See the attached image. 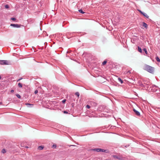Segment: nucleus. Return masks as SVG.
Here are the masks:
<instances>
[{"label": "nucleus", "instance_id": "20e7f679", "mask_svg": "<svg viewBox=\"0 0 160 160\" xmlns=\"http://www.w3.org/2000/svg\"><path fill=\"white\" fill-rule=\"evenodd\" d=\"M10 26L14 28H19L21 27V25L17 24H11Z\"/></svg>", "mask_w": 160, "mask_h": 160}, {"label": "nucleus", "instance_id": "2eb2a0df", "mask_svg": "<svg viewBox=\"0 0 160 160\" xmlns=\"http://www.w3.org/2000/svg\"><path fill=\"white\" fill-rule=\"evenodd\" d=\"M18 86L19 88H21L22 87V84L20 83H19L18 84Z\"/></svg>", "mask_w": 160, "mask_h": 160}, {"label": "nucleus", "instance_id": "4468645a", "mask_svg": "<svg viewBox=\"0 0 160 160\" xmlns=\"http://www.w3.org/2000/svg\"><path fill=\"white\" fill-rule=\"evenodd\" d=\"M118 81H119V82H121V83H122L123 82V81L122 80V79L120 78H118Z\"/></svg>", "mask_w": 160, "mask_h": 160}, {"label": "nucleus", "instance_id": "412c9836", "mask_svg": "<svg viewBox=\"0 0 160 160\" xmlns=\"http://www.w3.org/2000/svg\"><path fill=\"white\" fill-rule=\"evenodd\" d=\"M75 94L76 95H77L78 97H79V93L78 92H76L75 93Z\"/></svg>", "mask_w": 160, "mask_h": 160}, {"label": "nucleus", "instance_id": "6ab92c4d", "mask_svg": "<svg viewBox=\"0 0 160 160\" xmlns=\"http://www.w3.org/2000/svg\"><path fill=\"white\" fill-rule=\"evenodd\" d=\"M16 96L18 98H21V96H20V95L19 94H16Z\"/></svg>", "mask_w": 160, "mask_h": 160}, {"label": "nucleus", "instance_id": "72a5a7b5", "mask_svg": "<svg viewBox=\"0 0 160 160\" xmlns=\"http://www.w3.org/2000/svg\"><path fill=\"white\" fill-rule=\"evenodd\" d=\"M2 104V102H0V104Z\"/></svg>", "mask_w": 160, "mask_h": 160}, {"label": "nucleus", "instance_id": "473e14b6", "mask_svg": "<svg viewBox=\"0 0 160 160\" xmlns=\"http://www.w3.org/2000/svg\"><path fill=\"white\" fill-rule=\"evenodd\" d=\"M128 146H129V145H128V146H125V147L127 148V147H128Z\"/></svg>", "mask_w": 160, "mask_h": 160}, {"label": "nucleus", "instance_id": "6e6552de", "mask_svg": "<svg viewBox=\"0 0 160 160\" xmlns=\"http://www.w3.org/2000/svg\"><path fill=\"white\" fill-rule=\"evenodd\" d=\"M143 51H144L146 54V55H146L147 56H148V52L147 51V49L145 48H144L143 49Z\"/></svg>", "mask_w": 160, "mask_h": 160}, {"label": "nucleus", "instance_id": "0eeeda50", "mask_svg": "<svg viewBox=\"0 0 160 160\" xmlns=\"http://www.w3.org/2000/svg\"><path fill=\"white\" fill-rule=\"evenodd\" d=\"M113 157L115 158L118 160H121L122 159V158L120 156H119L116 155H113Z\"/></svg>", "mask_w": 160, "mask_h": 160}, {"label": "nucleus", "instance_id": "5701e85b", "mask_svg": "<svg viewBox=\"0 0 160 160\" xmlns=\"http://www.w3.org/2000/svg\"><path fill=\"white\" fill-rule=\"evenodd\" d=\"M5 8H6L8 9L9 8V7L8 5H6L5 6Z\"/></svg>", "mask_w": 160, "mask_h": 160}, {"label": "nucleus", "instance_id": "ddd939ff", "mask_svg": "<svg viewBox=\"0 0 160 160\" xmlns=\"http://www.w3.org/2000/svg\"><path fill=\"white\" fill-rule=\"evenodd\" d=\"M138 51L141 53L142 52L141 48L139 47H138Z\"/></svg>", "mask_w": 160, "mask_h": 160}, {"label": "nucleus", "instance_id": "a211bd4d", "mask_svg": "<svg viewBox=\"0 0 160 160\" xmlns=\"http://www.w3.org/2000/svg\"><path fill=\"white\" fill-rule=\"evenodd\" d=\"M57 147L56 145L55 144H54L52 146V148H56Z\"/></svg>", "mask_w": 160, "mask_h": 160}, {"label": "nucleus", "instance_id": "39448f33", "mask_svg": "<svg viewBox=\"0 0 160 160\" xmlns=\"http://www.w3.org/2000/svg\"><path fill=\"white\" fill-rule=\"evenodd\" d=\"M157 88H158L155 85L152 86L151 90L153 92H156L157 89Z\"/></svg>", "mask_w": 160, "mask_h": 160}, {"label": "nucleus", "instance_id": "7c9ffc66", "mask_svg": "<svg viewBox=\"0 0 160 160\" xmlns=\"http://www.w3.org/2000/svg\"><path fill=\"white\" fill-rule=\"evenodd\" d=\"M130 73H131V72H130V71H128V72H127V73H128H128L130 74Z\"/></svg>", "mask_w": 160, "mask_h": 160}, {"label": "nucleus", "instance_id": "4be33fe9", "mask_svg": "<svg viewBox=\"0 0 160 160\" xmlns=\"http://www.w3.org/2000/svg\"><path fill=\"white\" fill-rule=\"evenodd\" d=\"M107 62V61L105 60L102 63V64L103 65H104L106 64V63Z\"/></svg>", "mask_w": 160, "mask_h": 160}, {"label": "nucleus", "instance_id": "cd10ccee", "mask_svg": "<svg viewBox=\"0 0 160 160\" xmlns=\"http://www.w3.org/2000/svg\"><path fill=\"white\" fill-rule=\"evenodd\" d=\"M38 90H36L35 91V92H34V93H35V94H37V93H38Z\"/></svg>", "mask_w": 160, "mask_h": 160}, {"label": "nucleus", "instance_id": "c85d7f7f", "mask_svg": "<svg viewBox=\"0 0 160 160\" xmlns=\"http://www.w3.org/2000/svg\"><path fill=\"white\" fill-rule=\"evenodd\" d=\"M138 11L141 14H143V12H142L141 10H139Z\"/></svg>", "mask_w": 160, "mask_h": 160}, {"label": "nucleus", "instance_id": "423d86ee", "mask_svg": "<svg viewBox=\"0 0 160 160\" xmlns=\"http://www.w3.org/2000/svg\"><path fill=\"white\" fill-rule=\"evenodd\" d=\"M133 110L136 115L138 116L140 115V112L136 110L135 109L133 108Z\"/></svg>", "mask_w": 160, "mask_h": 160}, {"label": "nucleus", "instance_id": "b1692460", "mask_svg": "<svg viewBox=\"0 0 160 160\" xmlns=\"http://www.w3.org/2000/svg\"><path fill=\"white\" fill-rule=\"evenodd\" d=\"M11 19L12 21H15L16 19L14 18H11Z\"/></svg>", "mask_w": 160, "mask_h": 160}, {"label": "nucleus", "instance_id": "dca6fc26", "mask_svg": "<svg viewBox=\"0 0 160 160\" xmlns=\"http://www.w3.org/2000/svg\"><path fill=\"white\" fill-rule=\"evenodd\" d=\"M3 153H4L6 152V151L5 149H3L1 151Z\"/></svg>", "mask_w": 160, "mask_h": 160}, {"label": "nucleus", "instance_id": "9b49d317", "mask_svg": "<svg viewBox=\"0 0 160 160\" xmlns=\"http://www.w3.org/2000/svg\"><path fill=\"white\" fill-rule=\"evenodd\" d=\"M143 14H142L144 17H146L147 18H149V16L146 13L143 12Z\"/></svg>", "mask_w": 160, "mask_h": 160}, {"label": "nucleus", "instance_id": "9d476101", "mask_svg": "<svg viewBox=\"0 0 160 160\" xmlns=\"http://www.w3.org/2000/svg\"><path fill=\"white\" fill-rule=\"evenodd\" d=\"M145 28H148V25L147 24L145 23V22H143V25H142Z\"/></svg>", "mask_w": 160, "mask_h": 160}, {"label": "nucleus", "instance_id": "f8f14e48", "mask_svg": "<svg viewBox=\"0 0 160 160\" xmlns=\"http://www.w3.org/2000/svg\"><path fill=\"white\" fill-rule=\"evenodd\" d=\"M25 104L27 106L29 105V106H28V107H31L33 106V104H30L29 103H26Z\"/></svg>", "mask_w": 160, "mask_h": 160}, {"label": "nucleus", "instance_id": "f257e3e1", "mask_svg": "<svg viewBox=\"0 0 160 160\" xmlns=\"http://www.w3.org/2000/svg\"><path fill=\"white\" fill-rule=\"evenodd\" d=\"M143 69L151 73H153L154 70V68L147 65H145L143 67Z\"/></svg>", "mask_w": 160, "mask_h": 160}, {"label": "nucleus", "instance_id": "f3484780", "mask_svg": "<svg viewBox=\"0 0 160 160\" xmlns=\"http://www.w3.org/2000/svg\"><path fill=\"white\" fill-rule=\"evenodd\" d=\"M79 12L81 13H82V14H83L84 13H85V12H84L81 9H80L78 10Z\"/></svg>", "mask_w": 160, "mask_h": 160}, {"label": "nucleus", "instance_id": "aec40b11", "mask_svg": "<svg viewBox=\"0 0 160 160\" xmlns=\"http://www.w3.org/2000/svg\"><path fill=\"white\" fill-rule=\"evenodd\" d=\"M156 60L158 62H160V60L159 58L157 57H156Z\"/></svg>", "mask_w": 160, "mask_h": 160}, {"label": "nucleus", "instance_id": "f704fd0d", "mask_svg": "<svg viewBox=\"0 0 160 160\" xmlns=\"http://www.w3.org/2000/svg\"><path fill=\"white\" fill-rule=\"evenodd\" d=\"M26 148H28V147H26Z\"/></svg>", "mask_w": 160, "mask_h": 160}, {"label": "nucleus", "instance_id": "c756f323", "mask_svg": "<svg viewBox=\"0 0 160 160\" xmlns=\"http://www.w3.org/2000/svg\"><path fill=\"white\" fill-rule=\"evenodd\" d=\"M22 79V78H20V79H18V80L17 81V82H18L19 81H20V80H21Z\"/></svg>", "mask_w": 160, "mask_h": 160}, {"label": "nucleus", "instance_id": "f03ea898", "mask_svg": "<svg viewBox=\"0 0 160 160\" xmlns=\"http://www.w3.org/2000/svg\"><path fill=\"white\" fill-rule=\"evenodd\" d=\"M0 64L1 65H8L9 64V62L6 60H0Z\"/></svg>", "mask_w": 160, "mask_h": 160}, {"label": "nucleus", "instance_id": "1a4fd4ad", "mask_svg": "<svg viewBox=\"0 0 160 160\" xmlns=\"http://www.w3.org/2000/svg\"><path fill=\"white\" fill-rule=\"evenodd\" d=\"M44 148V147L43 146H39L38 148V149L39 150H42Z\"/></svg>", "mask_w": 160, "mask_h": 160}, {"label": "nucleus", "instance_id": "7ed1b4c3", "mask_svg": "<svg viewBox=\"0 0 160 160\" xmlns=\"http://www.w3.org/2000/svg\"><path fill=\"white\" fill-rule=\"evenodd\" d=\"M92 150L97 152H106L107 151V150L101 148H95L92 149Z\"/></svg>", "mask_w": 160, "mask_h": 160}, {"label": "nucleus", "instance_id": "bb28decb", "mask_svg": "<svg viewBox=\"0 0 160 160\" xmlns=\"http://www.w3.org/2000/svg\"><path fill=\"white\" fill-rule=\"evenodd\" d=\"M66 101V100L65 99H64L62 101V102L63 103H64Z\"/></svg>", "mask_w": 160, "mask_h": 160}, {"label": "nucleus", "instance_id": "2f4dec72", "mask_svg": "<svg viewBox=\"0 0 160 160\" xmlns=\"http://www.w3.org/2000/svg\"><path fill=\"white\" fill-rule=\"evenodd\" d=\"M11 92H14V90H12L11 91Z\"/></svg>", "mask_w": 160, "mask_h": 160}, {"label": "nucleus", "instance_id": "393cba45", "mask_svg": "<svg viewBox=\"0 0 160 160\" xmlns=\"http://www.w3.org/2000/svg\"><path fill=\"white\" fill-rule=\"evenodd\" d=\"M86 107L87 108H88L89 109V108H90V106L89 105H87L86 106Z\"/></svg>", "mask_w": 160, "mask_h": 160}, {"label": "nucleus", "instance_id": "a878e982", "mask_svg": "<svg viewBox=\"0 0 160 160\" xmlns=\"http://www.w3.org/2000/svg\"><path fill=\"white\" fill-rule=\"evenodd\" d=\"M63 112L65 114L68 113V112L67 111H64Z\"/></svg>", "mask_w": 160, "mask_h": 160}]
</instances>
